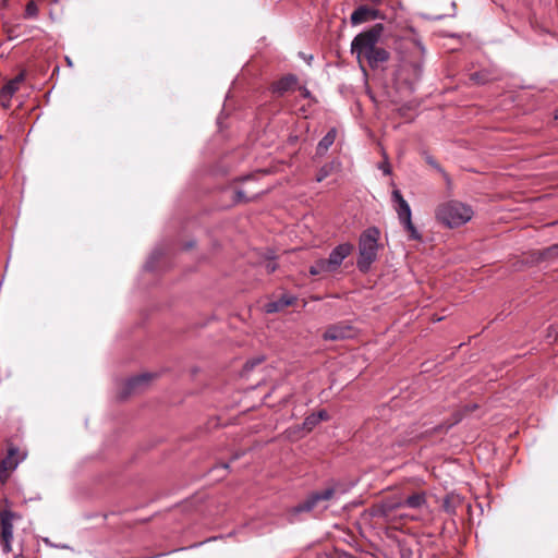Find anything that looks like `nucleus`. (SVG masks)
<instances>
[{
  "mask_svg": "<svg viewBox=\"0 0 558 558\" xmlns=\"http://www.w3.org/2000/svg\"><path fill=\"white\" fill-rule=\"evenodd\" d=\"M248 191H244L242 189H239L234 192L233 202L234 203H247L251 201H254L258 197L259 194L263 192H252L251 195H247Z\"/></svg>",
  "mask_w": 558,
  "mask_h": 558,
  "instance_id": "a211bd4d",
  "label": "nucleus"
},
{
  "mask_svg": "<svg viewBox=\"0 0 558 558\" xmlns=\"http://www.w3.org/2000/svg\"><path fill=\"white\" fill-rule=\"evenodd\" d=\"M392 202L398 206L396 207V211L398 214V218L400 222H404L411 219L412 213L409 203L403 198L401 192L399 190H393L391 194Z\"/></svg>",
  "mask_w": 558,
  "mask_h": 558,
  "instance_id": "6e6552de",
  "label": "nucleus"
},
{
  "mask_svg": "<svg viewBox=\"0 0 558 558\" xmlns=\"http://www.w3.org/2000/svg\"><path fill=\"white\" fill-rule=\"evenodd\" d=\"M383 29L381 24H376L371 29L356 35L351 44L352 53L356 54L359 61L364 57L371 68H377L389 59V52L377 47Z\"/></svg>",
  "mask_w": 558,
  "mask_h": 558,
  "instance_id": "f257e3e1",
  "label": "nucleus"
},
{
  "mask_svg": "<svg viewBox=\"0 0 558 558\" xmlns=\"http://www.w3.org/2000/svg\"><path fill=\"white\" fill-rule=\"evenodd\" d=\"M155 377L151 373H144L137 376H133L129 378L125 384L124 388L120 393V399H125L130 395L135 393L144 389L148 383Z\"/></svg>",
  "mask_w": 558,
  "mask_h": 558,
  "instance_id": "423d86ee",
  "label": "nucleus"
},
{
  "mask_svg": "<svg viewBox=\"0 0 558 558\" xmlns=\"http://www.w3.org/2000/svg\"><path fill=\"white\" fill-rule=\"evenodd\" d=\"M333 166L331 163L324 165L317 172L316 181L322 182L327 177H329L332 172Z\"/></svg>",
  "mask_w": 558,
  "mask_h": 558,
  "instance_id": "412c9836",
  "label": "nucleus"
},
{
  "mask_svg": "<svg viewBox=\"0 0 558 558\" xmlns=\"http://www.w3.org/2000/svg\"><path fill=\"white\" fill-rule=\"evenodd\" d=\"M310 95H311L310 90H308L307 88H305V87H304V88H303V96H304V97H310Z\"/></svg>",
  "mask_w": 558,
  "mask_h": 558,
  "instance_id": "473e14b6",
  "label": "nucleus"
},
{
  "mask_svg": "<svg viewBox=\"0 0 558 558\" xmlns=\"http://www.w3.org/2000/svg\"><path fill=\"white\" fill-rule=\"evenodd\" d=\"M264 268L267 274H272L278 268V264L276 263L275 259H268L265 262Z\"/></svg>",
  "mask_w": 558,
  "mask_h": 558,
  "instance_id": "bb28decb",
  "label": "nucleus"
},
{
  "mask_svg": "<svg viewBox=\"0 0 558 558\" xmlns=\"http://www.w3.org/2000/svg\"><path fill=\"white\" fill-rule=\"evenodd\" d=\"M472 217V208L458 201L444 203L436 210L437 220L449 228L460 227L470 221Z\"/></svg>",
  "mask_w": 558,
  "mask_h": 558,
  "instance_id": "7ed1b4c3",
  "label": "nucleus"
},
{
  "mask_svg": "<svg viewBox=\"0 0 558 558\" xmlns=\"http://www.w3.org/2000/svg\"><path fill=\"white\" fill-rule=\"evenodd\" d=\"M377 17L378 10L368 8L366 5H360L352 12L350 20L353 25H359Z\"/></svg>",
  "mask_w": 558,
  "mask_h": 558,
  "instance_id": "9d476101",
  "label": "nucleus"
},
{
  "mask_svg": "<svg viewBox=\"0 0 558 558\" xmlns=\"http://www.w3.org/2000/svg\"><path fill=\"white\" fill-rule=\"evenodd\" d=\"M295 296L291 294H283L276 301H270L264 305V311L267 314H272L282 311L283 308L292 305L295 302Z\"/></svg>",
  "mask_w": 558,
  "mask_h": 558,
  "instance_id": "9b49d317",
  "label": "nucleus"
},
{
  "mask_svg": "<svg viewBox=\"0 0 558 558\" xmlns=\"http://www.w3.org/2000/svg\"><path fill=\"white\" fill-rule=\"evenodd\" d=\"M298 83V77L293 74H289L279 81L275 82L271 86L274 94L282 96L284 93L293 88Z\"/></svg>",
  "mask_w": 558,
  "mask_h": 558,
  "instance_id": "f8f14e48",
  "label": "nucleus"
},
{
  "mask_svg": "<svg viewBox=\"0 0 558 558\" xmlns=\"http://www.w3.org/2000/svg\"><path fill=\"white\" fill-rule=\"evenodd\" d=\"M317 424L319 423L317 422V418L313 416V414L308 415L303 422V426L307 430H312Z\"/></svg>",
  "mask_w": 558,
  "mask_h": 558,
  "instance_id": "a878e982",
  "label": "nucleus"
},
{
  "mask_svg": "<svg viewBox=\"0 0 558 558\" xmlns=\"http://www.w3.org/2000/svg\"><path fill=\"white\" fill-rule=\"evenodd\" d=\"M337 136V130L335 128L330 129L326 135L318 142L317 144V153L325 154L329 147L335 143Z\"/></svg>",
  "mask_w": 558,
  "mask_h": 558,
  "instance_id": "2eb2a0df",
  "label": "nucleus"
},
{
  "mask_svg": "<svg viewBox=\"0 0 558 558\" xmlns=\"http://www.w3.org/2000/svg\"><path fill=\"white\" fill-rule=\"evenodd\" d=\"M425 161L430 166L433 167L434 169H436L437 171H439L444 178L446 180H448V175L447 173L444 171V169L439 166V163L434 159V157H432L430 155H426L425 156Z\"/></svg>",
  "mask_w": 558,
  "mask_h": 558,
  "instance_id": "393cba45",
  "label": "nucleus"
},
{
  "mask_svg": "<svg viewBox=\"0 0 558 558\" xmlns=\"http://www.w3.org/2000/svg\"><path fill=\"white\" fill-rule=\"evenodd\" d=\"M336 494V489L333 487H328L320 492H314L307 496V498L293 507L290 510L291 515H298L302 512H310L314 510L319 502L330 500Z\"/></svg>",
  "mask_w": 558,
  "mask_h": 558,
  "instance_id": "39448f33",
  "label": "nucleus"
},
{
  "mask_svg": "<svg viewBox=\"0 0 558 558\" xmlns=\"http://www.w3.org/2000/svg\"><path fill=\"white\" fill-rule=\"evenodd\" d=\"M219 468H221V469H223V470H228V469H229V464H228V463H221V464L216 465L215 468H213V471H214V470H217V469H219Z\"/></svg>",
  "mask_w": 558,
  "mask_h": 558,
  "instance_id": "2f4dec72",
  "label": "nucleus"
},
{
  "mask_svg": "<svg viewBox=\"0 0 558 558\" xmlns=\"http://www.w3.org/2000/svg\"><path fill=\"white\" fill-rule=\"evenodd\" d=\"M313 416L317 418V422L327 421L329 418L328 412L326 410H320L317 413H313Z\"/></svg>",
  "mask_w": 558,
  "mask_h": 558,
  "instance_id": "c85d7f7f",
  "label": "nucleus"
},
{
  "mask_svg": "<svg viewBox=\"0 0 558 558\" xmlns=\"http://www.w3.org/2000/svg\"><path fill=\"white\" fill-rule=\"evenodd\" d=\"M380 231L376 227L364 230L359 239V257L356 266L360 271L367 272L372 264L377 259Z\"/></svg>",
  "mask_w": 558,
  "mask_h": 558,
  "instance_id": "f03ea898",
  "label": "nucleus"
},
{
  "mask_svg": "<svg viewBox=\"0 0 558 558\" xmlns=\"http://www.w3.org/2000/svg\"><path fill=\"white\" fill-rule=\"evenodd\" d=\"M353 248L351 243H341L330 252L326 260L332 271L341 266L342 262L353 252Z\"/></svg>",
  "mask_w": 558,
  "mask_h": 558,
  "instance_id": "0eeeda50",
  "label": "nucleus"
},
{
  "mask_svg": "<svg viewBox=\"0 0 558 558\" xmlns=\"http://www.w3.org/2000/svg\"><path fill=\"white\" fill-rule=\"evenodd\" d=\"M38 15V7L34 1H29L25 8V17L32 19Z\"/></svg>",
  "mask_w": 558,
  "mask_h": 558,
  "instance_id": "5701e85b",
  "label": "nucleus"
},
{
  "mask_svg": "<svg viewBox=\"0 0 558 558\" xmlns=\"http://www.w3.org/2000/svg\"><path fill=\"white\" fill-rule=\"evenodd\" d=\"M556 253H558V243H557V244L551 245L550 247H548V248L546 250V254L551 255V254H556Z\"/></svg>",
  "mask_w": 558,
  "mask_h": 558,
  "instance_id": "c756f323",
  "label": "nucleus"
},
{
  "mask_svg": "<svg viewBox=\"0 0 558 558\" xmlns=\"http://www.w3.org/2000/svg\"><path fill=\"white\" fill-rule=\"evenodd\" d=\"M20 86L16 84V82L9 81L0 90V98L10 100L11 97L17 92Z\"/></svg>",
  "mask_w": 558,
  "mask_h": 558,
  "instance_id": "aec40b11",
  "label": "nucleus"
},
{
  "mask_svg": "<svg viewBox=\"0 0 558 558\" xmlns=\"http://www.w3.org/2000/svg\"><path fill=\"white\" fill-rule=\"evenodd\" d=\"M402 225L405 228V230L410 233V238L412 240H421V234L415 228V226L412 223V219L402 222Z\"/></svg>",
  "mask_w": 558,
  "mask_h": 558,
  "instance_id": "4be33fe9",
  "label": "nucleus"
},
{
  "mask_svg": "<svg viewBox=\"0 0 558 558\" xmlns=\"http://www.w3.org/2000/svg\"><path fill=\"white\" fill-rule=\"evenodd\" d=\"M324 272H333L329 267L326 258L318 259L314 265L310 267V274L312 276H317Z\"/></svg>",
  "mask_w": 558,
  "mask_h": 558,
  "instance_id": "6ab92c4d",
  "label": "nucleus"
},
{
  "mask_svg": "<svg viewBox=\"0 0 558 558\" xmlns=\"http://www.w3.org/2000/svg\"><path fill=\"white\" fill-rule=\"evenodd\" d=\"M403 507V500L399 497H391L384 499L378 506V513L383 517H388L395 510Z\"/></svg>",
  "mask_w": 558,
  "mask_h": 558,
  "instance_id": "ddd939ff",
  "label": "nucleus"
},
{
  "mask_svg": "<svg viewBox=\"0 0 558 558\" xmlns=\"http://www.w3.org/2000/svg\"><path fill=\"white\" fill-rule=\"evenodd\" d=\"M352 336V328L349 325L338 324L332 325L324 332L325 340H342Z\"/></svg>",
  "mask_w": 558,
  "mask_h": 558,
  "instance_id": "1a4fd4ad",
  "label": "nucleus"
},
{
  "mask_svg": "<svg viewBox=\"0 0 558 558\" xmlns=\"http://www.w3.org/2000/svg\"><path fill=\"white\" fill-rule=\"evenodd\" d=\"M193 246V243H187L186 244V247H192Z\"/></svg>",
  "mask_w": 558,
  "mask_h": 558,
  "instance_id": "c9c22d12",
  "label": "nucleus"
},
{
  "mask_svg": "<svg viewBox=\"0 0 558 558\" xmlns=\"http://www.w3.org/2000/svg\"><path fill=\"white\" fill-rule=\"evenodd\" d=\"M418 48H420L421 52L423 53L425 50L424 47L421 44H418Z\"/></svg>",
  "mask_w": 558,
  "mask_h": 558,
  "instance_id": "72a5a7b5",
  "label": "nucleus"
},
{
  "mask_svg": "<svg viewBox=\"0 0 558 558\" xmlns=\"http://www.w3.org/2000/svg\"><path fill=\"white\" fill-rule=\"evenodd\" d=\"M12 82H16V84L20 86V84L24 81V73H20L19 75H16L13 80H11Z\"/></svg>",
  "mask_w": 558,
  "mask_h": 558,
  "instance_id": "7c9ffc66",
  "label": "nucleus"
},
{
  "mask_svg": "<svg viewBox=\"0 0 558 558\" xmlns=\"http://www.w3.org/2000/svg\"><path fill=\"white\" fill-rule=\"evenodd\" d=\"M378 168L384 172V174H391V167L387 160V156H385V161L379 163Z\"/></svg>",
  "mask_w": 558,
  "mask_h": 558,
  "instance_id": "cd10ccee",
  "label": "nucleus"
},
{
  "mask_svg": "<svg viewBox=\"0 0 558 558\" xmlns=\"http://www.w3.org/2000/svg\"><path fill=\"white\" fill-rule=\"evenodd\" d=\"M19 452L17 449L11 448L8 456L1 461L2 471H13L16 469L19 461L15 459V454Z\"/></svg>",
  "mask_w": 558,
  "mask_h": 558,
  "instance_id": "f3484780",
  "label": "nucleus"
},
{
  "mask_svg": "<svg viewBox=\"0 0 558 558\" xmlns=\"http://www.w3.org/2000/svg\"><path fill=\"white\" fill-rule=\"evenodd\" d=\"M402 71L412 74L411 84H413L421 78L423 72V64L421 61L412 62L409 64L407 63L404 64Z\"/></svg>",
  "mask_w": 558,
  "mask_h": 558,
  "instance_id": "dca6fc26",
  "label": "nucleus"
},
{
  "mask_svg": "<svg viewBox=\"0 0 558 558\" xmlns=\"http://www.w3.org/2000/svg\"><path fill=\"white\" fill-rule=\"evenodd\" d=\"M427 502V497L424 492L415 493L403 500V507L411 509H420Z\"/></svg>",
  "mask_w": 558,
  "mask_h": 558,
  "instance_id": "4468645a",
  "label": "nucleus"
},
{
  "mask_svg": "<svg viewBox=\"0 0 558 558\" xmlns=\"http://www.w3.org/2000/svg\"><path fill=\"white\" fill-rule=\"evenodd\" d=\"M20 519L19 513L10 509H0V543L4 554L12 551L13 523Z\"/></svg>",
  "mask_w": 558,
  "mask_h": 558,
  "instance_id": "20e7f679",
  "label": "nucleus"
},
{
  "mask_svg": "<svg viewBox=\"0 0 558 558\" xmlns=\"http://www.w3.org/2000/svg\"><path fill=\"white\" fill-rule=\"evenodd\" d=\"M3 29H4L9 40H12V39H15L19 37V32L16 29V26L10 25L9 23H4Z\"/></svg>",
  "mask_w": 558,
  "mask_h": 558,
  "instance_id": "b1692460",
  "label": "nucleus"
},
{
  "mask_svg": "<svg viewBox=\"0 0 558 558\" xmlns=\"http://www.w3.org/2000/svg\"><path fill=\"white\" fill-rule=\"evenodd\" d=\"M240 453H236L232 459L235 460V459H239L240 458Z\"/></svg>",
  "mask_w": 558,
  "mask_h": 558,
  "instance_id": "f704fd0d",
  "label": "nucleus"
}]
</instances>
